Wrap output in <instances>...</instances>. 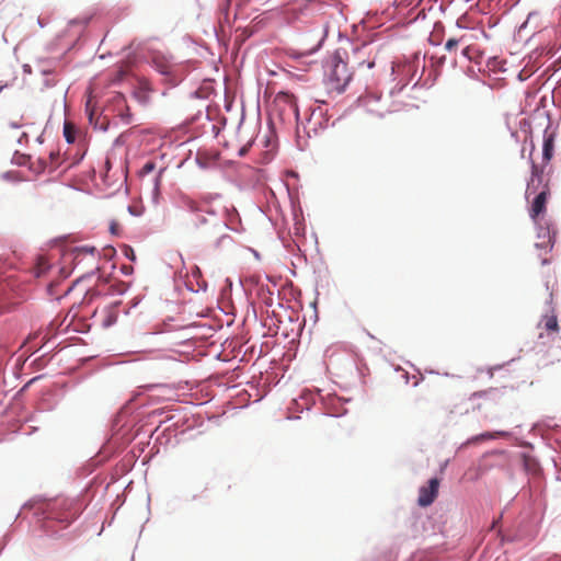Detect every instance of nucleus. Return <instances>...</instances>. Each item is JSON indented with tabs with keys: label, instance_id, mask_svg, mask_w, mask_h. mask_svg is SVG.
Instances as JSON below:
<instances>
[{
	"label": "nucleus",
	"instance_id": "1",
	"mask_svg": "<svg viewBox=\"0 0 561 561\" xmlns=\"http://www.w3.org/2000/svg\"><path fill=\"white\" fill-rule=\"evenodd\" d=\"M272 115H276L280 121L298 119L299 111L296 98L288 92H278L271 105Z\"/></svg>",
	"mask_w": 561,
	"mask_h": 561
},
{
	"label": "nucleus",
	"instance_id": "2",
	"mask_svg": "<svg viewBox=\"0 0 561 561\" xmlns=\"http://www.w3.org/2000/svg\"><path fill=\"white\" fill-rule=\"evenodd\" d=\"M549 181L548 175L545 173V165H538L533 162L530 178L525 191L526 199H529L533 194L550 188Z\"/></svg>",
	"mask_w": 561,
	"mask_h": 561
},
{
	"label": "nucleus",
	"instance_id": "3",
	"mask_svg": "<svg viewBox=\"0 0 561 561\" xmlns=\"http://www.w3.org/2000/svg\"><path fill=\"white\" fill-rule=\"evenodd\" d=\"M351 78L352 75L348 71L347 64L341 59L333 65L329 75L331 87L337 92H342L345 89Z\"/></svg>",
	"mask_w": 561,
	"mask_h": 561
},
{
	"label": "nucleus",
	"instance_id": "4",
	"mask_svg": "<svg viewBox=\"0 0 561 561\" xmlns=\"http://www.w3.org/2000/svg\"><path fill=\"white\" fill-rule=\"evenodd\" d=\"M533 195L534 199L530 203L529 216L536 225L540 226L542 216L547 209V202L550 196V188H546L545 191L538 192V194Z\"/></svg>",
	"mask_w": 561,
	"mask_h": 561
},
{
	"label": "nucleus",
	"instance_id": "5",
	"mask_svg": "<svg viewBox=\"0 0 561 561\" xmlns=\"http://www.w3.org/2000/svg\"><path fill=\"white\" fill-rule=\"evenodd\" d=\"M439 480L432 478L428 481V485H424L419 491L417 504L422 507L431 505L438 494Z\"/></svg>",
	"mask_w": 561,
	"mask_h": 561
},
{
	"label": "nucleus",
	"instance_id": "6",
	"mask_svg": "<svg viewBox=\"0 0 561 561\" xmlns=\"http://www.w3.org/2000/svg\"><path fill=\"white\" fill-rule=\"evenodd\" d=\"M554 140L552 135H546L543 139L542 158L543 164L547 165L553 156Z\"/></svg>",
	"mask_w": 561,
	"mask_h": 561
},
{
	"label": "nucleus",
	"instance_id": "7",
	"mask_svg": "<svg viewBox=\"0 0 561 561\" xmlns=\"http://www.w3.org/2000/svg\"><path fill=\"white\" fill-rule=\"evenodd\" d=\"M182 203H183L184 208L192 213L207 211V213L214 214V211H209L207 209L208 205L206 203H197L196 201L188 198V197H184L182 199Z\"/></svg>",
	"mask_w": 561,
	"mask_h": 561
},
{
	"label": "nucleus",
	"instance_id": "8",
	"mask_svg": "<svg viewBox=\"0 0 561 561\" xmlns=\"http://www.w3.org/2000/svg\"><path fill=\"white\" fill-rule=\"evenodd\" d=\"M556 231H551L549 228L546 229L543 234L539 233V238H543V241L536 243L537 248H550L552 249L556 241Z\"/></svg>",
	"mask_w": 561,
	"mask_h": 561
},
{
	"label": "nucleus",
	"instance_id": "9",
	"mask_svg": "<svg viewBox=\"0 0 561 561\" xmlns=\"http://www.w3.org/2000/svg\"><path fill=\"white\" fill-rule=\"evenodd\" d=\"M543 323V327L545 329L548 331V332H558L559 330V325H558V320H557V317L554 314H550V316H545L540 323L539 324H542Z\"/></svg>",
	"mask_w": 561,
	"mask_h": 561
},
{
	"label": "nucleus",
	"instance_id": "10",
	"mask_svg": "<svg viewBox=\"0 0 561 561\" xmlns=\"http://www.w3.org/2000/svg\"><path fill=\"white\" fill-rule=\"evenodd\" d=\"M150 416H161L160 421H165V422L172 421L174 419V414H172L171 411H167L164 409L152 411Z\"/></svg>",
	"mask_w": 561,
	"mask_h": 561
},
{
	"label": "nucleus",
	"instance_id": "11",
	"mask_svg": "<svg viewBox=\"0 0 561 561\" xmlns=\"http://www.w3.org/2000/svg\"><path fill=\"white\" fill-rule=\"evenodd\" d=\"M64 136L69 144L75 141V127L70 123H65Z\"/></svg>",
	"mask_w": 561,
	"mask_h": 561
},
{
	"label": "nucleus",
	"instance_id": "12",
	"mask_svg": "<svg viewBox=\"0 0 561 561\" xmlns=\"http://www.w3.org/2000/svg\"><path fill=\"white\" fill-rule=\"evenodd\" d=\"M48 268V263L44 257H39L35 266L34 273L38 277L43 275Z\"/></svg>",
	"mask_w": 561,
	"mask_h": 561
},
{
	"label": "nucleus",
	"instance_id": "13",
	"mask_svg": "<svg viewBox=\"0 0 561 561\" xmlns=\"http://www.w3.org/2000/svg\"><path fill=\"white\" fill-rule=\"evenodd\" d=\"M85 112L89 116L90 123L93 122L94 113H95V104L92 102V99H89L85 104Z\"/></svg>",
	"mask_w": 561,
	"mask_h": 561
},
{
	"label": "nucleus",
	"instance_id": "14",
	"mask_svg": "<svg viewBox=\"0 0 561 561\" xmlns=\"http://www.w3.org/2000/svg\"><path fill=\"white\" fill-rule=\"evenodd\" d=\"M459 44V39L456 38H449L445 44V49L448 51H451L455 49Z\"/></svg>",
	"mask_w": 561,
	"mask_h": 561
},
{
	"label": "nucleus",
	"instance_id": "15",
	"mask_svg": "<svg viewBox=\"0 0 561 561\" xmlns=\"http://www.w3.org/2000/svg\"><path fill=\"white\" fill-rule=\"evenodd\" d=\"M156 168V164L151 161L147 162L144 164V167L141 168V174H149L151 173Z\"/></svg>",
	"mask_w": 561,
	"mask_h": 561
},
{
	"label": "nucleus",
	"instance_id": "16",
	"mask_svg": "<svg viewBox=\"0 0 561 561\" xmlns=\"http://www.w3.org/2000/svg\"><path fill=\"white\" fill-rule=\"evenodd\" d=\"M504 435V432L485 433L481 435V438H496Z\"/></svg>",
	"mask_w": 561,
	"mask_h": 561
},
{
	"label": "nucleus",
	"instance_id": "17",
	"mask_svg": "<svg viewBox=\"0 0 561 561\" xmlns=\"http://www.w3.org/2000/svg\"><path fill=\"white\" fill-rule=\"evenodd\" d=\"M119 229H121V226H119L118 222H116V221H112L111 222L110 230H111L112 233L118 234L119 233Z\"/></svg>",
	"mask_w": 561,
	"mask_h": 561
},
{
	"label": "nucleus",
	"instance_id": "18",
	"mask_svg": "<svg viewBox=\"0 0 561 561\" xmlns=\"http://www.w3.org/2000/svg\"><path fill=\"white\" fill-rule=\"evenodd\" d=\"M125 255L131 260V261H135L136 260V255H135V252L131 248H126L125 249Z\"/></svg>",
	"mask_w": 561,
	"mask_h": 561
},
{
	"label": "nucleus",
	"instance_id": "19",
	"mask_svg": "<svg viewBox=\"0 0 561 561\" xmlns=\"http://www.w3.org/2000/svg\"><path fill=\"white\" fill-rule=\"evenodd\" d=\"M128 211L134 216L141 215V211L136 206H128Z\"/></svg>",
	"mask_w": 561,
	"mask_h": 561
},
{
	"label": "nucleus",
	"instance_id": "20",
	"mask_svg": "<svg viewBox=\"0 0 561 561\" xmlns=\"http://www.w3.org/2000/svg\"><path fill=\"white\" fill-rule=\"evenodd\" d=\"M79 251H80V252H84V253H91V254H94L95 249H94V248L83 247V248H81Z\"/></svg>",
	"mask_w": 561,
	"mask_h": 561
},
{
	"label": "nucleus",
	"instance_id": "21",
	"mask_svg": "<svg viewBox=\"0 0 561 561\" xmlns=\"http://www.w3.org/2000/svg\"><path fill=\"white\" fill-rule=\"evenodd\" d=\"M58 156H59V153H58V152H54V151H51V152L49 153V158H50L51 162H53L55 159H57V158H58Z\"/></svg>",
	"mask_w": 561,
	"mask_h": 561
},
{
	"label": "nucleus",
	"instance_id": "22",
	"mask_svg": "<svg viewBox=\"0 0 561 561\" xmlns=\"http://www.w3.org/2000/svg\"><path fill=\"white\" fill-rule=\"evenodd\" d=\"M470 47H466L463 50H462V55L470 58Z\"/></svg>",
	"mask_w": 561,
	"mask_h": 561
},
{
	"label": "nucleus",
	"instance_id": "23",
	"mask_svg": "<svg viewBox=\"0 0 561 561\" xmlns=\"http://www.w3.org/2000/svg\"><path fill=\"white\" fill-rule=\"evenodd\" d=\"M115 99H116V101H117V102H119V103H125V99H124V96H123L122 94H117V95L115 96Z\"/></svg>",
	"mask_w": 561,
	"mask_h": 561
},
{
	"label": "nucleus",
	"instance_id": "24",
	"mask_svg": "<svg viewBox=\"0 0 561 561\" xmlns=\"http://www.w3.org/2000/svg\"><path fill=\"white\" fill-rule=\"evenodd\" d=\"M121 116L123 117V119H124L126 123H129V119H128L129 114H128V113H126V115H125V114H121Z\"/></svg>",
	"mask_w": 561,
	"mask_h": 561
},
{
	"label": "nucleus",
	"instance_id": "25",
	"mask_svg": "<svg viewBox=\"0 0 561 561\" xmlns=\"http://www.w3.org/2000/svg\"><path fill=\"white\" fill-rule=\"evenodd\" d=\"M199 274H201L199 268H198V267H195V270L193 271V275H194V276H197V275H199Z\"/></svg>",
	"mask_w": 561,
	"mask_h": 561
},
{
	"label": "nucleus",
	"instance_id": "26",
	"mask_svg": "<svg viewBox=\"0 0 561 561\" xmlns=\"http://www.w3.org/2000/svg\"><path fill=\"white\" fill-rule=\"evenodd\" d=\"M113 321H114V319L108 318V320H106L105 324H106V325H110V324H112V322H113Z\"/></svg>",
	"mask_w": 561,
	"mask_h": 561
},
{
	"label": "nucleus",
	"instance_id": "27",
	"mask_svg": "<svg viewBox=\"0 0 561 561\" xmlns=\"http://www.w3.org/2000/svg\"><path fill=\"white\" fill-rule=\"evenodd\" d=\"M374 66H375V62H374V61H369V62L367 64V67H368V68H373Z\"/></svg>",
	"mask_w": 561,
	"mask_h": 561
},
{
	"label": "nucleus",
	"instance_id": "28",
	"mask_svg": "<svg viewBox=\"0 0 561 561\" xmlns=\"http://www.w3.org/2000/svg\"><path fill=\"white\" fill-rule=\"evenodd\" d=\"M245 152H247V149H245V148H242V149L240 150V156H244V154H245Z\"/></svg>",
	"mask_w": 561,
	"mask_h": 561
},
{
	"label": "nucleus",
	"instance_id": "29",
	"mask_svg": "<svg viewBox=\"0 0 561 561\" xmlns=\"http://www.w3.org/2000/svg\"><path fill=\"white\" fill-rule=\"evenodd\" d=\"M289 419L296 420V419H300V416L299 415H295V416H289Z\"/></svg>",
	"mask_w": 561,
	"mask_h": 561
}]
</instances>
